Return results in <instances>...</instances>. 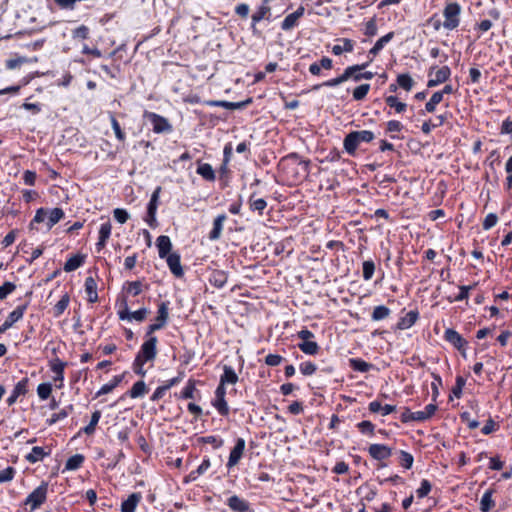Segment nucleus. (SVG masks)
I'll list each match as a JSON object with an SVG mask.
<instances>
[{"label": "nucleus", "mask_w": 512, "mask_h": 512, "mask_svg": "<svg viewBox=\"0 0 512 512\" xmlns=\"http://www.w3.org/2000/svg\"><path fill=\"white\" fill-rule=\"evenodd\" d=\"M168 303L162 302L158 307V320L159 324H151L147 328L146 340L140 347L135 360L133 362V371L140 375L145 376L146 370L143 368L144 364L148 361H153L157 356V337L153 333L162 329L168 320Z\"/></svg>", "instance_id": "obj_1"}, {"label": "nucleus", "mask_w": 512, "mask_h": 512, "mask_svg": "<svg viewBox=\"0 0 512 512\" xmlns=\"http://www.w3.org/2000/svg\"><path fill=\"white\" fill-rule=\"evenodd\" d=\"M374 138V133L369 130L352 131L348 133L343 140L344 150L350 156H354L361 143H369L374 140Z\"/></svg>", "instance_id": "obj_2"}, {"label": "nucleus", "mask_w": 512, "mask_h": 512, "mask_svg": "<svg viewBox=\"0 0 512 512\" xmlns=\"http://www.w3.org/2000/svg\"><path fill=\"white\" fill-rule=\"evenodd\" d=\"M461 6L456 3H448L443 10V27L447 30H454L460 24Z\"/></svg>", "instance_id": "obj_3"}, {"label": "nucleus", "mask_w": 512, "mask_h": 512, "mask_svg": "<svg viewBox=\"0 0 512 512\" xmlns=\"http://www.w3.org/2000/svg\"><path fill=\"white\" fill-rule=\"evenodd\" d=\"M48 484L43 482L34 489L25 499L24 505L29 506L30 511L38 509L47 499Z\"/></svg>", "instance_id": "obj_4"}, {"label": "nucleus", "mask_w": 512, "mask_h": 512, "mask_svg": "<svg viewBox=\"0 0 512 512\" xmlns=\"http://www.w3.org/2000/svg\"><path fill=\"white\" fill-rule=\"evenodd\" d=\"M146 117L152 124L155 133H169L172 131V125L165 117L154 112H147Z\"/></svg>", "instance_id": "obj_5"}, {"label": "nucleus", "mask_w": 512, "mask_h": 512, "mask_svg": "<svg viewBox=\"0 0 512 512\" xmlns=\"http://www.w3.org/2000/svg\"><path fill=\"white\" fill-rule=\"evenodd\" d=\"M49 366L51 371L54 373L53 380L56 383V387L59 389L62 388L66 363L59 358H55L50 361Z\"/></svg>", "instance_id": "obj_6"}, {"label": "nucleus", "mask_w": 512, "mask_h": 512, "mask_svg": "<svg viewBox=\"0 0 512 512\" xmlns=\"http://www.w3.org/2000/svg\"><path fill=\"white\" fill-rule=\"evenodd\" d=\"M304 6H299L296 11L287 15L281 23V29L283 31H290L299 24V19L304 15Z\"/></svg>", "instance_id": "obj_7"}, {"label": "nucleus", "mask_w": 512, "mask_h": 512, "mask_svg": "<svg viewBox=\"0 0 512 512\" xmlns=\"http://www.w3.org/2000/svg\"><path fill=\"white\" fill-rule=\"evenodd\" d=\"M26 306H18L12 312L9 313L6 320L0 326V335L10 329L14 323L23 318Z\"/></svg>", "instance_id": "obj_8"}, {"label": "nucleus", "mask_w": 512, "mask_h": 512, "mask_svg": "<svg viewBox=\"0 0 512 512\" xmlns=\"http://www.w3.org/2000/svg\"><path fill=\"white\" fill-rule=\"evenodd\" d=\"M244 450H245V440L243 438H238L235 446L233 447V449L230 452L228 462H227L228 468H232L239 463L240 459L243 456Z\"/></svg>", "instance_id": "obj_9"}, {"label": "nucleus", "mask_w": 512, "mask_h": 512, "mask_svg": "<svg viewBox=\"0 0 512 512\" xmlns=\"http://www.w3.org/2000/svg\"><path fill=\"white\" fill-rule=\"evenodd\" d=\"M369 455L378 461L385 460L392 455V450L383 444H371L368 448Z\"/></svg>", "instance_id": "obj_10"}, {"label": "nucleus", "mask_w": 512, "mask_h": 512, "mask_svg": "<svg viewBox=\"0 0 512 512\" xmlns=\"http://www.w3.org/2000/svg\"><path fill=\"white\" fill-rule=\"evenodd\" d=\"M450 75H451L450 68L448 66H442L441 68L437 69L434 72V76L428 80L427 86L429 88L438 86L439 84L447 81L449 79Z\"/></svg>", "instance_id": "obj_11"}, {"label": "nucleus", "mask_w": 512, "mask_h": 512, "mask_svg": "<svg viewBox=\"0 0 512 512\" xmlns=\"http://www.w3.org/2000/svg\"><path fill=\"white\" fill-rule=\"evenodd\" d=\"M165 259L171 273L176 277H182L184 272L180 261V255L178 253H170L165 257Z\"/></svg>", "instance_id": "obj_12"}, {"label": "nucleus", "mask_w": 512, "mask_h": 512, "mask_svg": "<svg viewBox=\"0 0 512 512\" xmlns=\"http://www.w3.org/2000/svg\"><path fill=\"white\" fill-rule=\"evenodd\" d=\"M111 230H112V226L109 221H106L105 223L101 224V226L99 228V239H98V242L96 243V249L98 252L101 251L105 247L108 239L110 238Z\"/></svg>", "instance_id": "obj_13"}, {"label": "nucleus", "mask_w": 512, "mask_h": 512, "mask_svg": "<svg viewBox=\"0 0 512 512\" xmlns=\"http://www.w3.org/2000/svg\"><path fill=\"white\" fill-rule=\"evenodd\" d=\"M27 386H28V378H23L15 385L10 396L7 398V403L9 406L13 405L17 401V398L19 396L25 395L27 393Z\"/></svg>", "instance_id": "obj_14"}, {"label": "nucleus", "mask_w": 512, "mask_h": 512, "mask_svg": "<svg viewBox=\"0 0 512 512\" xmlns=\"http://www.w3.org/2000/svg\"><path fill=\"white\" fill-rule=\"evenodd\" d=\"M226 219H227V216L225 214H220L214 219L213 228L210 231L209 236H208V238L211 241H216L221 237L222 230H223L224 223H225Z\"/></svg>", "instance_id": "obj_15"}, {"label": "nucleus", "mask_w": 512, "mask_h": 512, "mask_svg": "<svg viewBox=\"0 0 512 512\" xmlns=\"http://www.w3.org/2000/svg\"><path fill=\"white\" fill-rule=\"evenodd\" d=\"M444 338L458 350L466 345V341L462 338V336L456 330L451 328L445 330Z\"/></svg>", "instance_id": "obj_16"}, {"label": "nucleus", "mask_w": 512, "mask_h": 512, "mask_svg": "<svg viewBox=\"0 0 512 512\" xmlns=\"http://www.w3.org/2000/svg\"><path fill=\"white\" fill-rule=\"evenodd\" d=\"M271 8L270 6L263 2V4L258 8V10L252 14V30L256 32V24L263 19H269Z\"/></svg>", "instance_id": "obj_17"}, {"label": "nucleus", "mask_w": 512, "mask_h": 512, "mask_svg": "<svg viewBox=\"0 0 512 512\" xmlns=\"http://www.w3.org/2000/svg\"><path fill=\"white\" fill-rule=\"evenodd\" d=\"M142 499L141 493H132L121 504V512H135L137 505Z\"/></svg>", "instance_id": "obj_18"}, {"label": "nucleus", "mask_w": 512, "mask_h": 512, "mask_svg": "<svg viewBox=\"0 0 512 512\" xmlns=\"http://www.w3.org/2000/svg\"><path fill=\"white\" fill-rule=\"evenodd\" d=\"M156 245L158 248V254L160 258L164 259L166 256L170 254L172 243L168 236H159L156 240Z\"/></svg>", "instance_id": "obj_19"}, {"label": "nucleus", "mask_w": 512, "mask_h": 512, "mask_svg": "<svg viewBox=\"0 0 512 512\" xmlns=\"http://www.w3.org/2000/svg\"><path fill=\"white\" fill-rule=\"evenodd\" d=\"M227 505L234 512H247L249 510V503L237 495L228 498Z\"/></svg>", "instance_id": "obj_20"}, {"label": "nucleus", "mask_w": 512, "mask_h": 512, "mask_svg": "<svg viewBox=\"0 0 512 512\" xmlns=\"http://www.w3.org/2000/svg\"><path fill=\"white\" fill-rule=\"evenodd\" d=\"M351 75H352L351 68H346L340 76L330 79V80H327V81L323 82L322 84L316 85L314 87V89H319L320 87L338 86V85L342 84L343 82L347 81L348 79H350Z\"/></svg>", "instance_id": "obj_21"}, {"label": "nucleus", "mask_w": 512, "mask_h": 512, "mask_svg": "<svg viewBox=\"0 0 512 512\" xmlns=\"http://www.w3.org/2000/svg\"><path fill=\"white\" fill-rule=\"evenodd\" d=\"M147 314L148 310L146 308H141L134 312H130L127 308H125L124 311L119 312V317L121 319H129L141 322L146 318Z\"/></svg>", "instance_id": "obj_22"}, {"label": "nucleus", "mask_w": 512, "mask_h": 512, "mask_svg": "<svg viewBox=\"0 0 512 512\" xmlns=\"http://www.w3.org/2000/svg\"><path fill=\"white\" fill-rule=\"evenodd\" d=\"M85 292L90 303L98 300L97 283L92 277H87L85 280Z\"/></svg>", "instance_id": "obj_23"}, {"label": "nucleus", "mask_w": 512, "mask_h": 512, "mask_svg": "<svg viewBox=\"0 0 512 512\" xmlns=\"http://www.w3.org/2000/svg\"><path fill=\"white\" fill-rule=\"evenodd\" d=\"M205 104L207 106L223 107L229 110L240 109L244 106V102H229L225 100H208Z\"/></svg>", "instance_id": "obj_24"}, {"label": "nucleus", "mask_w": 512, "mask_h": 512, "mask_svg": "<svg viewBox=\"0 0 512 512\" xmlns=\"http://www.w3.org/2000/svg\"><path fill=\"white\" fill-rule=\"evenodd\" d=\"M64 218V211L61 208H53L48 210V217L46 226L47 229L50 230L55 224H57L61 219Z\"/></svg>", "instance_id": "obj_25"}, {"label": "nucleus", "mask_w": 512, "mask_h": 512, "mask_svg": "<svg viewBox=\"0 0 512 512\" xmlns=\"http://www.w3.org/2000/svg\"><path fill=\"white\" fill-rule=\"evenodd\" d=\"M418 319V312L409 311L404 317H402L397 326L401 330L409 329L412 327Z\"/></svg>", "instance_id": "obj_26"}, {"label": "nucleus", "mask_w": 512, "mask_h": 512, "mask_svg": "<svg viewBox=\"0 0 512 512\" xmlns=\"http://www.w3.org/2000/svg\"><path fill=\"white\" fill-rule=\"evenodd\" d=\"M394 37V32H389L386 35L382 36L380 39L376 41L374 46L369 50V54L376 56L384 46L389 43Z\"/></svg>", "instance_id": "obj_27"}, {"label": "nucleus", "mask_w": 512, "mask_h": 512, "mask_svg": "<svg viewBox=\"0 0 512 512\" xmlns=\"http://www.w3.org/2000/svg\"><path fill=\"white\" fill-rule=\"evenodd\" d=\"M84 260L83 255H74L65 262L63 269L65 272H72L82 266Z\"/></svg>", "instance_id": "obj_28"}, {"label": "nucleus", "mask_w": 512, "mask_h": 512, "mask_svg": "<svg viewBox=\"0 0 512 512\" xmlns=\"http://www.w3.org/2000/svg\"><path fill=\"white\" fill-rule=\"evenodd\" d=\"M342 44H336L332 47L334 55H341L343 52H352L354 49V42L350 39L343 38L340 40Z\"/></svg>", "instance_id": "obj_29"}, {"label": "nucleus", "mask_w": 512, "mask_h": 512, "mask_svg": "<svg viewBox=\"0 0 512 512\" xmlns=\"http://www.w3.org/2000/svg\"><path fill=\"white\" fill-rule=\"evenodd\" d=\"M123 375H117L112 378V380L106 384H104L96 393V396H101L104 394H108L112 392L122 381Z\"/></svg>", "instance_id": "obj_30"}, {"label": "nucleus", "mask_w": 512, "mask_h": 512, "mask_svg": "<svg viewBox=\"0 0 512 512\" xmlns=\"http://www.w3.org/2000/svg\"><path fill=\"white\" fill-rule=\"evenodd\" d=\"M223 374L221 375L220 382L222 384H236L238 376L231 366L225 365L223 368Z\"/></svg>", "instance_id": "obj_31"}, {"label": "nucleus", "mask_w": 512, "mask_h": 512, "mask_svg": "<svg viewBox=\"0 0 512 512\" xmlns=\"http://www.w3.org/2000/svg\"><path fill=\"white\" fill-rule=\"evenodd\" d=\"M197 173L207 181L215 180V172L208 163H200L197 167Z\"/></svg>", "instance_id": "obj_32"}, {"label": "nucleus", "mask_w": 512, "mask_h": 512, "mask_svg": "<svg viewBox=\"0 0 512 512\" xmlns=\"http://www.w3.org/2000/svg\"><path fill=\"white\" fill-rule=\"evenodd\" d=\"M492 494V490H487L484 492L480 501V510L482 512H489L494 507L495 502L492 499Z\"/></svg>", "instance_id": "obj_33"}, {"label": "nucleus", "mask_w": 512, "mask_h": 512, "mask_svg": "<svg viewBox=\"0 0 512 512\" xmlns=\"http://www.w3.org/2000/svg\"><path fill=\"white\" fill-rule=\"evenodd\" d=\"M298 348L307 355H316L319 352V345L313 340L301 342L298 344Z\"/></svg>", "instance_id": "obj_34"}, {"label": "nucleus", "mask_w": 512, "mask_h": 512, "mask_svg": "<svg viewBox=\"0 0 512 512\" xmlns=\"http://www.w3.org/2000/svg\"><path fill=\"white\" fill-rule=\"evenodd\" d=\"M46 455H48V453H46L42 447L35 446L32 448L31 452L26 455V460L30 463H36L43 460Z\"/></svg>", "instance_id": "obj_35"}, {"label": "nucleus", "mask_w": 512, "mask_h": 512, "mask_svg": "<svg viewBox=\"0 0 512 512\" xmlns=\"http://www.w3.org/2000/svg\"><path fill=\"white\" fill-rule=\"evenodd\" d=\"M212 405L219 412L220 415L226 416L229 414V407L225 400V397L215 396Z\"/></svg>", "instance_id": "obj_36"}, {"label": "nucleus", "mask_w": 512, "mask_h": 512, "mask_svg": "<svg viewBox=\"0 0 512 512\" xmlns=\"http://www.w3.org/2000/svg\"><path fill=\"white\" fill-rule=\"evenodd\" d=\"M349 364L352 369L359 372H367L370 370L372 365L362 359L351 358L349 359Z\"/></svg>", "instance_id": "obj_37"}, {"label": "nucleus", "mask_w": 512, "mask_h": 512, "mask_svg": "<svg viewBox=\"0 0 512 512\" xmlns=\"http://www.w3.org/2000/svg\"><path fill=\"white\" fill-rule=\"evenodd\" d=\"M101 418V412L96 410L92 413L90 422L87 426H85L82 430L85 434L91 435L95 432L96 426Z\"/></svg>", "instance_id": "obj_38"}, {"label": "nucleus", "mask_w": 512, "mask_h": 512, "mask_svg": "<svg viewBox=\"0 0 512 512\" xmlns=\"http://www.w3.org/2000/svg\"><path fill=\"white\" fill-rule=\"evenodd\" d=\"M147 393V386L144 381H137L130 390L131 398H139Z\"/></svg>", "instance_id": "obj_39"}, {"label": "nucleus", "mask_w": 512, "mask_h": 512, "mask_svg": "<svg viewBox=\"0 0 512 512\" xmlns=\"http://www.w3.org/2000/svg\"><path fill=\"white\" fill-rule=\"evenodd\" d=\"M385 102L389 107L394 108L397 113H403L407 107V105L400 102L396 96L386 97Z\"/></svg>", "instance_id": "obj_40"}, {"label": "nucleus", "mask_w": 512, "mask_h": 512, "mask_svg": "<svg viewBox=\"0 0 512 512\" xmlns=\"http://www.w3.org/2000/svg\"><path fill=\"white\" fill-rule=\"evenodd\" d=\"M161 187H157L151 195L150 201L147 206V212L149 214H156L158 208L159 195Z\"/></svg>", "instance_id": "obj_41"}, {"label": "nucleus", "mask_w": 512, "mask_h": 512, "mask_svg": "<svg viewBox=\"0 0 512 512\" xmlns=\"http://www.w3.org/2000/svg\"><path fill=\"white\" fill-rule=\"evenodd\" d=\"M390 314V309L384 305L376 306L372 312V320L380 321L387 318Z\"/></svg>", "instance_id": "obj_42"}, {"label": "nucleus", "mask_w": 512, "mask_h": 512, "mask_svg": "<svg viewBox=\"0 0 512 512\" xmlns=\"http://www.w3.org/2000/svg\"><path fill=\"white\" fill-rule=\"evenodd\" d=\"M443 100L442 93L434 92L429 99V101L425 105V111L428 113H432L435 111L436 106Z\"/></svg>", "instance_id": "obj_43"}, {"label": "nucleus", "mask_w": 512, "mask_h": 512, "mask_svg": "<svg viewBox=\"0 0 512 512\" xmlns=\"http://www.w3.org/2000/svg\"><path fill=\"white\" fill-rule=\"evenodd\" d=\"M83 461H84L83 455L75 454L67 460V462L65 464V468L67 470H76L82 465Z\"/></svg>", "instance_id": "obj_44"}, {"label": "nucleus", "mask_w": 512, "mask_h": 512, "mask_svg": "<svg viewBox=\"0 0 512 512\" xmlns=\"http://www.w3.org/2000/svg\"><path fill=\"white\" fill-rule=\"evenodd\" d=\"M73 410V406L72 405H69L67 406L66 408L62 409L61 411H59L58 413H54L51 418H49L47 420L48 424L49 425H53L55 424L56 422L60 421V420H63L65 419L69 413Z\"/></svg>", "instance_id": "obj_45"}, {"label": "nucleus", "mask_w": 512, "mask_h": 512, "mask_svg": "<svg viewBox=\"0 0 512 512\" xmlns=\"http://www.w3.org/2000/svg\"><path fill=\"white\" fill-rule=\"evenodd\" d=\"M397 84L406 91H410L414 85V80L409 74H400L397 77Z\"/></svg>", "instance_id": "obj_46"}, {"label": "nucleus", "mask_w": 512, "mask_h": 512, "mask_svg": "<svg viewBox=\"0 0 512 512\" xmlns=\"http://www.w3.org/2000/svg\"><path fill=\"white\" fill-rule=\"evenodd\" d=\"M249 203L251 210L257 211L259 214H262L264 209L267 207V202L263 198L253 199V197H251Z\"/></svg>", "instance_id": "obj_47"}, {"label": "nucleus", "mask_w": 512, "mask_h": 512, "mask_svg": "<svg viewBox=\"0 0 512 512\" xmlns=\"http://www.w3.org/2000/svg\"><path fill=\"white\" fill-rule=\"evenodd\" d=\"M369 90H370L369 84H361L360 86H358L354 89L353 98L356 101L363 100L367 96Z\"/></svg>", "instance_id": "obj_48"}, {"label": "nucleus", "mask_w": 512, "mask_h": 512, "mask_svg": "<svg viewBox=\"0 0 512 512\" xmlns=\"http://www.w3.org/2000/svg\"><path fill=\"white\" fill-rule=\"evenodd\" d=\"M52 392V385L50 383H41L37 387V394L41 400L49 398Z\"/></svg>", "instance_id": "obj_49"}, {"label": "nucleus", "mask_w": 512, "mask_h": 512, "mask_svg": "<svg viewBox=\"0 0 512 512\" xmlns=\"http://www.w3.org/2000/svg\"><path fill=\"white\" fill-rule=\"evenodd\" d=\"M69 304V296L67 294H64L61 299L55 304L54 306V313L56 316L61 315Z\"/></svg>", "instance_id": "obj_50"}, {"label": "nucleus", "mask_w": 512, "mask_h": 512, "mask_svg": "<svg viewBox=\"0 0 512 512\" xmlns=\"http://www.w3.org/2000/svg\"><path fill=\"white\" fill-rule=\"evenodd\" d=\"M375 271V263L372 260L363 262V278L368 281L373 277Z\"/></svg>", "instance_id": "obj_51"}, {"label": "nucleus", "mask_w": 512, "mask_h": 512, "mask_svg": "<svg viewBox=\"0 0 512 512\" xmlns=\"http://www.w3.org/2000/svg\"><path fill=\"white\" fill-rule=\"evenodd\" d=\"M371 61H372V59H370L369 62L364 63V64L349 66L348 68H351V74H352L350 76V79H353L354 81H360L362 79L360 71L365 69Z\"/></svg>", "instance_id": "obj_52"}, {"label": "nucleus", "mask_w": 512, "mask_h": 512, "mask_svg": "<svg viewBox=\"0 0 512 512\" xmlns=\"http://www.w3.org/2000/svg\"><path fill=\"white\" fill-rule=\"evenodd\" d=\"M299 369L303 375L310 376L316 372L317 367L311 361H306L300 364Z\"/></svg>", "instance_id": "obj_53"}, {"label": "nucleus", "mask_w": 512, "mask_h": 512, "mask_svg": "<svg viewBox=\"0 0 512 512\" xmlns=\"http://www.w3.org/2000/svg\"><path fill=\"white\" fill-rule=\"evenodd\" d=\"M15 469L13 467H7L0 471V483L10 482L15 476Z\"/></svg>", "instance_id": "obj_54"}, {"label": "nucleus", "mask_w": 512, "mask_h": 512, "mask_svg": "<svg viewBox=\"0 0 512 512\" xmlns=\"http://www.w3.org/2000/svg\"><path fill=\"white\" fill-rule=\"evenodd\" d=\"M89 36V28L85 25H80L72 32L74 39H87Z\"/></svg>", "instance_id": "obj_55"}, {"label": "nucleus", "mask_w": 512, "mask_h": 512, "mask_svg": "<svg viewBox=\"0 0 512 512\" xmlns=\"http://www.w3.org/2000/svg\"><path fill=\"white\" fill-rule=\"evenodd\" d=\"M16 289V285L12 282H5L0 286V300L5 299L10 293Z\"/></svg>", "instance_id": "obj_56"}, {"label": "nucleus", "mask_w": 512, "mask_h": 512, "mask_svg": "<svg viewBox=\"0 0 512 512\" xmlns=\"http://www.w3.org/2000/svg\"><path fill=\"white\" fill-rule=\"evenodd\" d=\"M110 120H111L112 129H113V131L115 133L116 138L119 141H124L125 140V134L122 131V129L120 127V124L118 123L117 119L114 116H111Z\"/></svg>", "instance_id": "obj_57"}, {"label": "nucleus", "mask_w": 512, "mask_h": 512, "mask_svg": "<svg viewBox=\"0 0 512 512\" xmlns=\"http://www.w3.org/2000/svg\"><path fill=\"white\" fill-rule=\"evenodd\" d=\"M358 429L363 434H370L372 435L374 433L375 426L372 422L368 420H364L362 422H359L357 424Z\"/></svg>", "instance_id": "obj_58"}, {"label": "nucleus", "mask_w": 512, "mask_h": 512, "mask_svg": "<svg viewBox=\"0 0 512 512\" xmlns=\"http://www.w3.org/2000/svg\"><path fill=\"white\" fill-rule=\"evenodd\" d=\"M431 488H432L431 483L428 480H426V479L422 480L420 487L416 491L418 497L419 498L426 497L429 494V492L431 491Z\"/></svg>", "instance_id": "obj_59"}, {"label": "nucleus", "mask_w": 512, "mask_h": 512, "mask_svg": "<svg viewBox=\"0 0 512 512\" xmlns=\"http://www.w3.org/2000/svg\"><path fill=\"white\" fill-rule=\"evenodd\" d=\"M364 33L369 37L375 36L377 34V23L375 18H371L366 22Z\"/></svg>", "instance_id": "obj_60"}, {"label": "nucleus", "mask_w": 512, "mask_h": 512, "mask_svg": "<svg viewBox=\"0 0 512 512\" xmlns=\"http://www.w3.org/2000/svg\"><path fill=\"white\" fill-rule=\"evenodd\" d=\"M114 218L120 224H124L129 219V214L125 209L116 208L113 211Z\"/></svg>", "instance_id": "obj_61"}, {"label": "nucleus", "mask_w": 512, "mask_h": 512, "mask_svg": "<svg viewBox=\"0 0 512 512\" xmlns=\"http://www.w3.org/2000/svg\"><path fill=\"white\" fill-rule=\"evenodd\" d=\"M498 217L494 213H489L483 221V229L489 230L497 224Z\"/></svg>", "instance_id": "obj_62"}, {"label": "nucleus", "mask_w": 512, "mask_h": 512, "mask_svg": "<svg viewBox=\"0 0 512 512\" xmlns=\"http://www.w3.org/2000/svg\"><path fill=\"white\" fill-rule=\"evenodd\" d=\"M127 292L133 296H137L142 291V283L140 281L128 282Z\"/></svg>", "instance_id": "obj_63"}, {"label": "nucleus", "mask_w": 512, "mask_h": 512, "mask_svg": "<svg viewBox=\"0 0 512 512\" xmlns=\"http://www.w3.org/2000/svg\"><path fill=\"white\" fill-rule=\"evenodd\" d=\"M195 384L193 381H188L187 385L182 390V397L185 399L194 398Z\"/></svg>", "instance_id": "obj_64"}]
</instances>
